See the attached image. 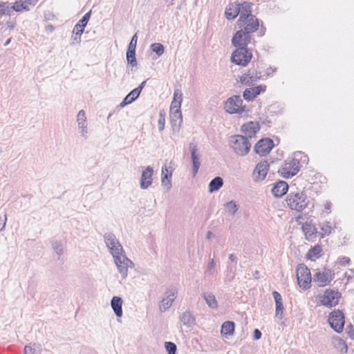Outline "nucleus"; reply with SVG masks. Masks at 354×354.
Listing matches in <instances>:
<instances>
[{"label": "nucleus", "mask_w": 354, "mask_h": 354, "mask_svg": "<svg viewBox=\"0 0 354 354\" xmlns=\"http://www.w3.org/2000/svg\"><path fill=\"white\" fill-rule=\"evenodd\" d=\"M288 206L292 210L302 212L311 205L310 199L304 191L290 192L286 198Z\"/></svg>", "instance_id": "nucleus-1"}, {"label": "nucleus", "mask_w": 354, "mask_h": 354, "mask_svg": "<svg viewBox=\"0 0 354 354\" xmlns=\"http://www.w3.org/2000/svg\"><path fill=\"white\" fill-rule=\"evenodd\" d=\"M230 146L234 153L239 156H245L251 148V144L246 136L235 135L231 137Z\"/></svg>", "instance_id": "nucleus-2"}, {"label": "nucleus", "mask_w": 354, "mask_h": 354, "mask_svg": "<svg viewBox=\"0 0 354 354\" xmlns=\"http://www.w3.org/2000/svg\"><path fill=\"white\" fill-rule=\"evenodd\" d=\"M243 102L240 95H233L227 100L224 109L230 114H242L247 111Z\"/></svg>", "instance_id": "nucleus-3"}, {"label": "nucleus", "mask_w": 354, "mask_h": 354, "mask_svg": "<svg viewBox=\"0 0 354 354\" xmlns=\"http://www.w3.org/2000/svg\"><path fill=\"white\" fill-rule=\"evenodd\" d=\"M236 48V49L232 53L231 56L232 62L242 66H247L252 57L251 50L248 48Z\"/></svg>", "instance_id": "nucleus-4"}, {"label": "nucleus", "mask_w": 354, "mask_h": 354, "mask_svg": "<svg viewBox=\"0 0 354 354\" xmlns=\"http://www.w3.org/2000/svg\"><path fill=\"white\" fill-rule=\"evenodd\" d=\"M236 24L239 28L242 29V30L245 31L246 33L251 35L259 28V21L255 15L249 16L248 18L238 19Z\"/></svg>", "instance_id": "nucleus-5"}, {"label": "nucleus", "mask_w": 354, "mask_h": 354, "mask_svg": "<svg viewBox=\"0 0 354 354\" xmlns=\"http://www.w3.org/2000/svg\"><path fill=\"white\" fill-rule=\"evenodd\" d=\"M328 321L330 327L336 333L342 332L345 324V317L342 310H335L332 311L328 315Z\"/></svg>", "instance_id": "nucleus-6"}, {"label": "nucleus", "mask_w": 354, "mask_h": 354, "mask_svg": "<svg viewBox=\"0 0 354 354\" xmlns=\"http://www.w3.org/2000/svg\"><path fill=\"white\" fill-rule=\"evenodd\" d=\"M297 279L300 288L307 290L310 287L312 277L310 270L304 265L301 264L297 269Z\"/></svg>", "instance_id": "nucleus-7"}, {"label": "nucleus", "mask_w": 354, "mask_h": 354, "mask_svg": "<svg viewBox=\"0 0 354 354\" xmlns=\"http://www.w3.org/2000/svg\"><path fill=\"white\" fill-rule=\"evenodd\" d=\"M104 239L105 243L113 258L123 253L124 251L122 246L113 233H105Z\"/></svg>", "instance_id": "nucleus-8"}, {"label": "nucleus", "mask_w": 354, "mask_h": 354, "mask_svg": "<svg viewBox=\"0 0 354 354\" xmlns=\"http://www.w3.org/2000/svg\"><path fill=\"white\" fill-rule=\"evenodd\" d=\"M341 294L337 290L327 289L321 297V304L326 307H333L338 304Z\"/></svg>", "instance_id": "nucleus-9"}, {"label": "nucleus", "mask_w": 354, "mask_h": 354, "mask_svg": "<svg viewBox=\"0 0 354 354\" xmlns=\"http://www.w3.org/2000/svg\"><path fill=\"white\" fill-rule=\"evenodd\" d=\"M300 170L294 160L291 158L287 159L278 172L284 178H289L296 175Z\"/></svg>", "instance_id": "nucleus-10"}, {"label": "nucleus", "mask_w": 354, "mask_h": 354, "mask_svg": "<svg viewBox=\"0 0 354 354\" xmlns=\"http://www.w3.org/2000/svg\"><path fill=\"white\" fill-rule=\"evenodd\" d=\"M113 259L118 272L120 273L123 279L126 278L128 274V268L133 266V262L123 253L115 257Z\"/></svg>", "instance_id": "nucleus-11"}, {"label": "nucleus", "mask_w": 354, "mask_h": 354, "mask_svg": "<svg viewBox=\"0 0 354 354\" xmlns=\"http://www.w3.org/2000/svg\"><path fill=\"white\" fill-rule=\"evenodd\" d=\"M334 273L329 269H324V270H317L313 276V282L318 286L323 287L330 283L333 280Z\"/></svg>", "instance_id": "nucleus-12"}, {"label": "nucleus", "mask_w": 354, "mask_h": 354, "mask_svg": "<svg viewBox=\"0 0 354 354\" xmlns=\"http://www.w3.org/2000/svg\"><path fill=\"white\" fill-rule=\"evenodd\" d=\"M251 41L252 35L239 28L232 39V44L234 47L247 48V46L251 43Z\"/></svg>", "instance_id": "nucleus-13"}, {"label": "nucleus", "mask_w": 354, "mask_h": 354, "mask_svg": "<svg viewBox=\"0 0 354 354\" xmlns=\"http://www.w3.org/2000/svg\"><path fill=\"white\" fill-rule=\"evenodd\" d=\"M177 292V289L174 287L167 290L165 292V297L159 304V310L160 312H165L171 306L172 303L176 297Z\"/></svg>", "instance_id": "nucleus-14"}, {"label": "nucleus", "mask_w": 354, "mask_h": 354, "mask_svg": "<svg viewBox=\"0 0 354 354\" xmlns=\"http://www.w3.org/2000/svg\"><path fill=\"white\" fill-rule=\"evenodd\" d=\"M274 147L273 140L270 138H262L259 140L254 146V151L264 156L267 155Z\"/></svg>", "instance_id": "nucleus-15"}, {"label": "nucleus", "mask_w": 354, "mask_h": 354, "mask_svg": "<svg viewBox=\"0 0 354 354\" xmlns=\"http://www.w3.org/2000/svg\"><path fill=\"white\" fill-rule=\"evenodd\" d=\"M189 148L191 153L193 176H195L201 166L200 156L197 153V145L195 142H190Z\"/></svg>", "instance_id": "nucleus-16"}, {"label": "nucleus", "mask_w": 354, "mask_h": 354, "mask_svg": "<svg viewBox=\"0 0 354 354\" xmlns=\"http://www.w3.org/2000/svg\"><path fill=\"white\" fill-rule=\"evenodd\" d=\"M261 77L260 72H258L255 69H250L247 73L240 77V82L243 84L250 86L254 82L261 78Z\"/></svg>", "instance_id": "nucleus-17"}, {"label": "nucleus", "mask_w": 354, "mask_h": 354, "mask_svg": "<svg viewBox=\"0 0 354 354\" xmlns=\"http://www.w3.org/2000/svg\"><path fill=\"white\" fill-rule=\"evenodd\" d=\"M153 174V169L150 166L142 171L140 178V187L142 189H147L151 185Z\"/></svg>", "instance_id": "nucleus-18"}, {"label": "nucleus", "mask_w": 354, "mask_h": 354, "mask_svg": "<svg viewBox=\"0 0 354 354\" xmlns=\"http://www.w3.org/2000/svg\"><path fill=\"white\" fill-rule=\"evenodd\" d=\"M259 129V123L255 122H249L241 126V131L245 134L244 136L247 138H252Z\"/></svg>", "instance_id": "nucleus-19"}, {"label": "nucleus", "mask_w": 354, "mask_h": 354, "mask_svg": "<svg viewBox=\"0 0 354 354\" xmlns=\"http://www.w3.org/2000/svg\"><path fill=\"white\" fill-rule=\"evenodd\" d=\"M172 171L173 169L171 166L167 167L165 165L162 167L161 182L162 186L167 187V189H170L171 187V178L172 176Z\"/></svg>", "instance_id": "nucleus-20"}, {"label": "nucleus", "mask_w": 354, "mask_h": 354, "mask_svg": "<svg viewBox=\"0 0 354 354\" xmlns=\"http://www.w3.org/2000/svg\"><path fill=\"white\" fill-rule=\"evenodd\" d=\"M288 190V185L287 183L283 180H279L274 185L272 189V193L275 197L280 198L285 195Z\"/></svg>", "instance_id": "nucleus-21"}, {"label": "nucleus", "mask_w": 354, "mask_h": 354, "mask_svg": "<svg viewBox=\"0 0 354 354\" xmlns=\"http://www.w3.org/2000/svg\"><path fill=\"white\" fill-rule=\"evenodd\" d=\"M183 100V93L180 89H176L174 93L173 100L170 106V111H181V103Z\"/></svg>", "instance_id": "nucleus-22"}, {"label": "nucleus", "mask_w": 354, "mask_h": 354, "mask_svg": "<svg viewBox=\"0 0 354 354\" xmlns=\"http://www.w3.org/2000/svg\"><path fill=\"white\" fill-rule=\"evenodd\" d=\"M122 298L118 296L113 297L111 300V306L118 317L122 316Z\"/></svg>", "instance_id": "nucleus-23"}, {"label": "nucleus", "mask_w": 354, "mask_h": 354, "mask_svg": "<svg viewBox=\"0 0 354 354\" xmlns=\"http://www.w3.org/2000/svg\"><path fill=\"white\" fill-rule=\"evenodd\" d=\"M240 12V8L236 2L230 3L225 9V17L232 20L235 19Z\"/></svg>", "instance_id": "nucleus-24"}, {"label": "nucleus", "mask_w": 354, "mask_h": 354, "mask_svg": "<svg viewBox=\"0 0 354 354\" xmlns=\"http://www.w3.org/2000/svg\"><path fill=\"white\" fill-rule=\"evenodd\" d=\"M240 8L239 18V19L248 18L249 16H254L252 14V7L253 4L250 2H244L243 3H238Z\"/></svg>", "instance_id": "nucleus-25"}, {"label": "nucleus", "mask_w": 354, "mask_h": 354, "mask_svg": "<svg viewBox=\"0 0 354 354\" xmlns=\"http://www.w3.org/2000/svg\"><path fill=\"white\" fill-rule=\"evenodd\" d=\"M268 167H269V164L266 160L261 161L260 162H259L257 165L254 172V174L255 173L258 174L257 178L259 180H263L266 178V176L268 174Z\"/></svg>", "instance_id": "nucleus-26"}, {"label": "nucleus", "mask_w": 354, "mask_h": 354, "mask_svg": "<svg viewBox=\"0 0 354 354\" xmlns=\"http://www.w3.org/2000/svg\"><path fill=\"white\" fill-rule=\"evenodd\" d=\"M273 297L276 304V313L277 317L281 319L283 317V306L281 295L277 291L272 292Z\"/></svg>", "instance_id": "nucleus-27"}, {"label": "nucleus", "mask_w": 354, "mask_h": 354, "mask_svg": "<svg viewBox=\"0 0 354 354\" xmlns=\"http://www.w3.org/2000/svg\"><path fill=\"white\" fill-rule=\"evenodd\" d=\"M235 324L233 322H225L221 326V333L225 337L231 336L234 334Z\"/></svg>", "instance_id": "nucleus-28"}, {"label": "nucleus", "mask_w": 354, "mask_h": 354, "mask_svg": "<svg viewBox=\"0 0 354 354\" xmlns=\"http://www.w3.org/2000/svg\"><path fill=\"white\" fill-rule=\"evenodd\" d=\"M170 116H171V124L174 129V127L176 126L177 129H178L183 122V117L181 111H170Z\"/></svg>", "instance_id": "nucleus-29"}, {"label": "nucleus", "mask_w": 354, "mask_h": 354, "mask_svg": "<svg viewBox=\"0 0 354 354\" xmlns=\"http://www.w3.org/2000/svg\"><path fill=\"white\" fill-rule=\"evenodd\" d=\"M291 159L294 160L298 166H299V169L304 164H307L308 162V157L301 151H297L294 153V156Z\"/></svg>", "instance_id": "nucleus-30"}, {"label": "nucleus", "mask_w": 354, "mask_h": 354, "mask_svg": "<svg viewBox=\"0 0 354 354\" xmlns=\"http://www.w3.org/2000/svg\"><path fill=\"white\" fill-rule=\"evenodd\" d=\"M291 159L294 160L298 166H299V169L304 164H307L308 162V157L301 151H297L294 153V156Z\"/></svg>", "instance_id": "nucleus-31"}, {"label": "nucleus", "mask_w": 354, "mask_h": 354, "mask_svg": "<svg viewBox=\"0 0 354 354\" xmlns=\"http://www.w3.org/2000/svg\"><path fill=\"white\" fill-rule=\"evenodd\" d=\"M24 354H41L42 351L40 344L30 343L24 347Z\"/></svg>", "instance_id": "nucleus-32"}, {"label": "nucleus", "mask_w": 354, "mask_h": 354, "mask_svg": "<svg viewBox=\"0 0 354 354\" xmlns=\"http://www.w3.org/2000/svg\"><path fill=\"white\" fill-rule=\"evenodd\" d=\"M303 232L305 234V236L308 240H310L314 238L317 231L316 228L311 223L306 222L302 225Z\"/></svg>", "instance_id": "nucleus-33"}, {"label": "nucleus", "mask_w": 354, "mask_h": 354, "mask_svg": "<svg viewBox=\"0 0 354 354\" xmlns=\"http://www.w3.org/2000/svg\"><path fill=\"white\" fill-rule=\"evenodd\" d=\"M223 178L220 176H216L209 182V192L211 193L216 192L223 186Z\"/></svg>", "instance_id": "nucleus-34"}, {"label": "nucleus", "mask_w": 354, "mask_h": 354, "mask_svg": "<svg viewBox=\"0 0 354 354\" xmlns=\"http://www.w3.org/2000/svg\"><path fill=\"white\" fill-rule=\"evenodd\" d=\"M195 317L189 311L184 312L180 317V322L183 325L190 327L195 323Z\"/></svg>", "instance_id": "nucleus-35"}, {"label": "nucleus", "mask_w": 354, "mask_h": 354, "mask_svg": "<svg viewBox=\"0 0 354 354\" xmlns=\"http://www.w3.org/2000/svg\"><path fill=\"white\" fill-rule=\"evenodd\" d=\"M203 297L209 308L215 309L218 307V303L214 294L207 292L204 293Z\"/></svg>", "instance_id": "nucleus-36"}, {"label": "nucleus", "mask_w": 354, "mask_h": 354, "mask_svg": "<svg viewBox=\"0 0 354 354\" xmlns=\"http://www.w3.org/2000/svg\"><path fill=\"white\" fill-rule=\"evenodd\" d=\"M134 89H133L126 97L123 99L122 102L120 104V107H124L133 102H134L138 97V93L133 94Z\"/></svg>", "instance_id": "nucleus-37"}, {"label": "nucleus", "mask_w": 354, "mask_h": 354, "mask_svg": "<svg viewBox=\"0 0 354 354\" xmlns=\"http://www.w3.org/2000/svg\"><path fill=\"white\" fill-rule=\"evenodd\" d=\"M30 8L28 5L26 3V1L24 0H21L19 1H16L14 5L12 6V11L15 10L16 12H21L23 10H29Z\"/></svg>", "instance_id": "nucleus-38"}, {"label": "nucleus", "mask_w": 354, "mask_h": 354, "mask_svg": "<svg viewBox=\"0 0 354 354\" xmlns=\"http://www.w3.org/2000/svg\"><path fill=\"white\" fill-rule=\"evenodd\" d=\"M225 208L227 213L230 215H234L239 208V205L234 201H230L225 204Z\"/></svg>", "instance_id": "nucleus-39"}, {"label": "nucleus", "mask_w": 354, "mask_h": 354, "mask_svg": "<svg viewBox=\"0 0 354 354\" xmlns=\"http://www.w3.org/2000/svg\"><path fill=\"white\" fill-rule=\"evenodd\" d=\"M126 55L128 64H129L131 66H135L137 65V61L136 58V50L127 48Z\"/></svg>", "instance_id": "nucleus-40"}, {"label": "nucleus", "mask_w": 354, "mask_h": 354, "mask_svg": "<svg viewBox=\"0 0 354 354\" xmlns=\"http://www.w3.org/2000/svg\"><path fill=\"white\" fill-rule=\"evenodd\" d=\"M322 252V247L320 245H315V247L310 249L307 254V257L310 259H313V258H318L319 257Z\"/></svg>", "instance_id": "nucleus-41"}, {"label": "nucleus", "mask_w": 354, "mask_h": 354, "mask_svg": "<svg viewBox=\"0 0 354 354\" xmlns=\"http://www.w3.org/2000/svg\"><path fill=\"white\" fill-rule=\"evenodd\" d=\"M150 48L158 56L162 55L164 53V46L160 43L152 44Z\"/></svg>", "instance_id": "nucleus-42"}, {"label": "nucleus", "mask_w": 354, "mask_h": 354, "mask_svg": "<svg viewBox=\"0 0 354 354\" xmlns=\"http://www.w3.org/2000/svg\"><path fill=\"white\" fill-rule=\"evenodd\" d=\"M77 122L78 127L87 125L86 118L84 110H81L78 112L77 115Z\"/></svg>", "instance_id": "nucleus-43"}, {"label": "nucleus", "mask_w": 354, "mask_h": 354, "mask_svg": "<svg viewBox=\"0 0 354 354\" xmlns=\"http://www.w3.org/2000/svg\"><path fill=\"white\" fill-rule=\"evenodd\" d=\"M12 11V7L8 2H2L0 3V14L10 15Z\"/></svg>", "instance_id": "nucleus-44"}, {"label": "nucleus", "mask_w": 354, "mask_h": 354, "mask_svg": "<svg viewBox=\"0 0 354 354\" xmlns=\"http://www.w3.org/2000/svg\"><path fill=\"white\" fill-rule=\"evenodd\" d=\"M165 124V112L164 110L159 111V118L158 121V129L160 131H163Z\"/></svg>", "instance_id": "nucleus-45"}, {"label": "nucleus", "mask_w": 354, "mask_h": 354, "mask_svg": "<svg viewBox=\"0 0 354 354\" xmlns=\"http://www.w3.org/2000/svg\"><path fill=\"white\" fill-rule=\"evenodd\" d=\"M165 348L168 354H176V345L171 342H165Z\"/></svg>", "instance_id": "nucleus-46"}, {"label": "nucleus", "mask_w": 354, "mask_h": 354, "mask_svg": "<svg viewBox=\"0 0 354 354\" xmlns=\"http://www.w3.org/2000/svg\"><path fill=\"white\" fill-rule=\"evenodd\" d=\"M321 230L323 235H329L332 232V227L330 222L325 221L321 224Z\"/></svg>", "instance_id": "nucleus-47"}, {"label": "nucleus", "mask_w": 354, "mask_h": 354, "mask_svg": "<svg viewBox=\"0 0 354 354\" xmlns=\"http://www.w3.org/2000/svg\"><path fill=\"white\" fill-rule=\"evenodd\" d=\"M236 265H234V266L228 265L227 266L226 272H227V276L229 277L230 281H232V279H234V278L235 277V274H236Z\"/></svg>", "instance_id": "nucleus-48"}, {"label": "nucleus", "mask_w": 354, "mask_h": 354, "mask_svg": "<svg viewBox=\"0 0 354 354\" xmlns=\"http://www.w3.org/2000/svg\"><path fill=\"white\" fill-rule=\"evenodd\" d=\"M52 248L58 255H61L63 253V247L59 241H53L52 243Z\"/></svg>", "instance_id": "nucleus-49"}, {"label": "nucleus", "mask_w": 354, "mask_h": 354, "mask_svg": "<svg viewBox=\"0 0 354 354\" xmlns=\"http://www.w3.org/2000/svg\"><path fill=\"white\" fill-rule=\"evenodd\" d=\"M253 95L254 93L252 91V90H250V88H246L243 93V98L248 102L252 101L254 97H256L255 96Z\"/></svg>", "instance_id": "nucleus-50"}, {"label": "nucleus", "mask_w": 354, "mask_h": 354, "mask_svg": "<svg viewBox=\"0 0 354 354\" xmlns=\"http://www.w3.org/2000/svg\"><path fill=\"white\" fill-rule=\"evenodd\" d=\"M91 11L90 10L89 12H86L77 23L85 28L91 17Z\"/></svg>", "instance_id": "nucleus-51"}, {"label": "nucleus", "mask_w": 354, "mask_h": 354, "mask_svg": "<svg viewBox=\"0 0 354 354\" xmlns=\"http://www.w3.org/2000/svg\"><path fill=\"white\" fill-rule=\"evenodd\" d=\"M265 88H266V86H263L260 85V86L252 87V88H250V90H252V91L254 93L253 96L257 97L261 92L264 91Z\"/></svg>", "instance_id": "nucleus-52"}, {"label": "nucleus", "mask_w": 354, "mask_h": 354, "mask_svg": "<svg viewBox=\"0 0 354 354\" xmlns=\"http://www.w3.org/2000/svg\"><path fill=\"white\" fill-rule=\"evenodd\" d=\"M137 41H138V36H137V34L136 33L132 37V38H131V39L130 41V43L129 44L128 49L136 50V45H137Z\"/></svg>", "instance_id": "nucleus-53"}, {"label": "nucleus", "mask_w": 354, "mask_h": 354, "mask_svg": "<svg viewBox=\"0 0 354 354\" xmlns=\"http://www.w3.org/2000/svg\"><path fill=\"white\" fill-rule=\"evenodd\" d=\"M84 30V27L77 23L73 28V33L82 35Z\"/></svg>", "instance_id": "nucleus-54"}, {"label": "nucleus", "mask_w": 354, "mask_h": 354, "mask_svg": "<svg viewBox=\"0 0 354 354\" xmlns=\"http://www.w3.org/2000/svg\"><path fill=\"white\" fill-rule=\"evenodd\" d=\"M6 220L7 217L6 213L3 215L0 214V231H2L4 229L6 223Z\"/></svg>", "instance_id": "nucleus-55"}, {"label": "nucleus", "mask_w": 354, "mask_h": 354, "mask_svg": "<svg viewBox=\"0 0 354 354\" xmlns=\"http://www.w3.org/2000/svg\"><path fill=\"white\" fill-rule=\"evenodd\" d=\"M338 262L341 266H346L349 263L350 259L346 257H342L338 259Z\"/></svg>", "instance_id": "nucleus-56"}, {"label": "nucleus", "mask_w": 354, "mask_h": 354, "mask_svg": "<svg viewBox=\"0 0 354 354\" xmlns=\"http://www.w3.org/2000/svg\"><path fill=\"white\" fill-rule=\"evenodd\" d=\"M146 84V81H143L137 88H134L133 94L138 93L140 95L142 90L145 87Z\"/></svg>", "instance_id": "nucleus-57"}, {"label": "nucleus", "mask_w": 354, "mask_h": 354, "mask_svg": "<svg viewBox=\"0 0 354 354\" xmlns=\"http://www.w3.org/2000/svg\"><path fill=\"white\" fill-rule=\"evenodd\" d=\"M261 332L259 329H254L253 338L254 340H258L261 337Z\"/></svg>", "instance_id": "nucleus-58"}, {"label": "nucleus", "mask_w": 354, "mask_h": 354, "mask_svg": "<svg viewBox=\"0 0 354 354\" xmlns=\"http://www.w3.org/2000/svg\"><path fill=\"white\" fill-rule=\"evenodd\" d=\"M72 45L75 44H79L81 42V35H75V36L73 39Z\"/></svg>", "instance_id": "nucleus-59"}, {"label": "nucleus", "mask_w": 354, "mask_h": 354, "mask_svg": "<svg viewBox=\"0 0 354 354\" xmlns=\"http://www.w3.org/2000/svg\"><path fill=\"white\" fill-rule=\"evenodd\" d=\"M277 71L276 68L269 67L266 70V76L268 77L271 75L272 73H274Z\"/></svg>", "instance_id": "nucleus-60"}, {"label": "nucleus", "mask_w": 354, "mask_h": 354, "mask_svg": "<svg viewBox=\"0 0 354 354\" xmlns=\"http://www.w3.org/2000/svg\"><path fill=\"white\" fill-rule=\"evenodd\" d=\"M214 267H215V262H214V259H212L208 263L207 271L211 270L212 269L214 268Z\"/></svg>", "instance_id": "nucleus-61"}, {"label": "nucleus", "mask_w": 354, "mask_h": 354, "mask_svg": "<svg viewBox=\"0 0 354 354\" xmlns=\"http://www.w3.org/2000/svg\"><path fill=\"white\" fill-rule=\"evenodd\" d=\"M81 129V134L82 136L86 137L87 133V125L79 127Z\"/></svg>", "instance_id": "nucleus-62"}, {"label": "nucleus", "mask_w": 354, "mask_h": 354, "mask_svg": "<svg viewBox=\"0 0 354 354\" xmlns=\"http://www.w3.org/2000/svg\"><path fill=\"white\" fill-rule=\"evenodd\" d=\"M228 258H229V259H230V261L231 262H232V263H237L238 258H237V257H236V255H234V254H230L229 255V257H228Z\"/></svg>", "instance_id": "nucleus-63"}, {"label": "nucleus", "mask_w": 354, "mask_h": 354, "mask_svg": "<svg viewBox=\"0 0 354 354\" xmlns=\"http://www.w3.org/2000/svg\"><path fill=\"white\" fill-rule=\"evenodd\" d=\"M24 1H26V3L27 5H28V7H29L30 6H35L39 0H24Z\"/></svg>", "instance_id": "nucleus-64"}]
</instances>
